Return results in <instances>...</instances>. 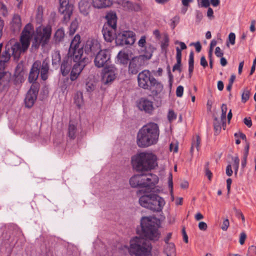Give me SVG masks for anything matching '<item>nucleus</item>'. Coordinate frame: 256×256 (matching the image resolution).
I'll list each match as a JSON object with an SVG mask.
<instances>
[{
  "label": "nucleus",
  "instance_id": "c756f323",
  "mask_svg": "<svg viewBox=\"0 0 256 256\" xmlns=\"http://www.w3.org/2000/svg\"><path fill=\"white\" fill-rule=\"evenodd\" d=\"M200 141V138L199 136L196 135L195 138H194L192 142V146L190 148V152L192 154L194 152L195 148H196V150L198 152L199 150Z\"/></svg>",
  "mask_w": 256,
  "mask_h": 256
},
{
  "label": "nucleus",
  "instance_id": "864d4df0",
  "mask_svg": "<svg viewBox=\"0 0 256 256\" xmlns=\"http://www.w3.org/2000/svg\"><path fill=\"white\" fill-rule=\"evenodd\" d=\"M235 39L236 36L235 34L233 32H230L228 36V40H230V43L233 45L235 43Z\"/></svg>",
  "mask_w": 256,
  "mask_h": 256
},
{
  "label": "nucleus",
  "instance_id": "052dcab7",
  "mask_svg": "<svg viewBox=\"0 0 256 256\" xmlns=\"http://www.w3.org/2000/svg\"><path fill=\"white\" fill-rule=\"evenodd\" d=\"M244 124L248 128H250L252 126V122L250 118H246L244 119Z\"/></svg>",
  "mask_w": 256,
  "mask_h": 256
},
{
  "label": "nucleus",
  "instance_id": "f8f14e48",
  "mask_svg": "<svg viewBox=\"0 0 256 256\" xmlns=\"http://www.w3.org/2000/svg\"><path fill=\"white\" fill-rule=\"evenodd\" d=\"M38 90V84H32L25 98V104L26 107L30 108L32 106L36 99Z\"/></svg>",
  "mask_w": 256,
  "mask_h": 256
},
{
  "label": "nucleus",
  "instance_id": "9d476101",
  "mask_svg": "<svg viewBox=\"0 0 256 256\" xmlns=\"http://www.w3.org/2000/svg\"><path fill=\"white\" fill-rule=\"evenodd\" d=\"M110 52L108 50H99L95 56L94 63L96 66L100 68L104 67L110 60Z\"/></svg>",
  "mask_w": 256,
  "mask_h": 256
},
{
  "label": "nucleus",
  "instance_id": "7ed1b4c3",
  "mask_svg": "<svg viewBox=\"0 0 256 256\" xmlns=\"http://www.w3.org/2000/svg\"><path fill=\"white\" fill-rule=\"evenodd\" d=\"M140 204L154 212H160L166 204L164 200L153 192H144L139 198Z\"/></svg>",
  "mask_w": 256,
  "mask_h": 256
},
{
  "label": "nucleus",
  "instance_id": "bf43d9fd",
  "mask_svg": "<svg viewBox=\"0 0 256 256\" xmlns=\"http://www.w3.org/2000/svg\"><path fill=\"white\" fill-rule=\"evenodd\" d=\"M181 61H176V63L174 65L172 68V71L174 72L176 70L181 71L180 69Z\"/></svg>",
  "mask_w": 256,
  "mask_h": 256
},
{
  "label": "nucleus",
  "instance_id": "37998d69",
  "mask_svg": "<svg viewBox=\"0 0 256 256\" xmlns=\"http://www.w3.org/2000/svg\"><path fill=\"white\" fill-rule=\"evenodd\" d=\"M168 42H169V38L168 36L166 35L164 36V38L163 40V41L162 42L161 44V48L162 50H164L167 48V47L168 46Z\"/></svg>",
  "mask_w": 256,
  "mask_h": 256
},
{
  "label": "nucleus",
  "instance_id": "c85d7f7f",
  "mask_svg": "<svg viewBox=\"0 0 256 256\" xmlns=\"http://www.w3.org/2000/svg\"><path fill=\"white\" fill-rule=\"evenodd\" d=\"M78 48H83L80 45V36L79 34H76L72 40L69 50L77 49Z\"/></svg>",
  "mask_w": 256,
  "mask_h": 256
},
{
  "label": "nucleus",
  "instance_id": "79ce46f5",
  "mask_svg": "<svg viewBox=\"0 0 256 256\" xmlns=\"http://www.w3.org/2000/svg\"><path fill=\"white\" fill-rule=\"evenodd\" d=\"M77 27V22H72L70 27V34H73L76 32Z\"/></svg>",
  "mask_w": 256,
  "mask_h": 256
},
{
  "label": "nucleus",
  "instance_id": "58836bf2",
  "mask_svg": "<svg viewBox=\"0 0 256 256\" xmlns=\"http://www.w3.org/2000/svg\"><path fill=\"white\" fill-rule=\"evenodd\" d=\"M232 160L234 161L233 167L234 170V174H236L239 168L240 159L236 155V156L232 157Z\"/></svg>",
  "mask_w": 256,
  "mask_h": 256
},
{
  "label": "nucleus",
  "instance_id": "473e14b6",
  "mask_svg": "<svg viewBox=\"0 0 256 256\" xmlns=\"http://www.w3.org/2000/svg\"><path fill=\"white\" fill-rule=\"evenodd\" d=\"M142 184L138 174L134 176L130 180V184L132 187H141Z\"/></svg>",
  "mask_w": 256,
  "mask_h": 256
},
{
  "label": "nucleus",
  "instance_id": "a878e982",
  "mask_svg": "<svg viewBox=\"0 0 256 256\" xmlns=\"http://www.w3.org/2000/svg\"><path fill=\"white\" fill-rule=\"evenodd\" d=\"M107 23L104 25H108L110 27L116 28V14L109 13L106 16Z\"/></svg>",
  "mask_w": 256,
  "mask_h": 256
},
{
  "label": "nucleus",
  "instance_id": "c9c22d12",
  "mask_svg": "<svg viewBox=\"0 0 256 256\" xmlns=\"http://www.w3.org/2000/svg\"><path fill=\"white\" fill-rule=\"evenodd\" d=\"M221 121L218 120L217 118H215L214 121V130L215 134L218 135L220 134L221 130Z\"/></svg>",
  "mask_w": 256,
  "mask_h": 256
},
{
  "label": "nucleus",
  "instance_id": "bb28decb",
  "mask_svg": "<svg viewBox=\"0 0 256 256\" xmlns=\"http://www.w3.org/2000/svg\"><path fill=\"white\" fill-rule=\"evenodd\" d=\"M116 78V74L112 70H106L104 74L103 80L104 83L107 84L114 80Z\"/></svg>",
  "mask_w": 256,
  "mask_h": 256
},
{
  "label": "nucleus",
  "instance_id": "69168bd1",
  "mask_svg": "<svg viewBox=\"0 0 256 256\" xmlns=\"http://www.w3.org/2000/svg\"><path fill=\"white\" fill-rule=\"evenodd\" d=\"M200 64L204 68H206L208 66V62L204 56L201 57Z\"/></svg>",
  "mask_w": 256,
  "mask_h": 256
},
{
  "label": "nucleus",
  "instance_id": "13d9d810",
  "mask_svg": "<svg viewBox=\"0 0 256 256\" xmlns=\"http://www.w3.org/2000/svg\"><path fill=\"white\" fill-rule=\"evenodd\" d=\"M198 228L202 230H206L208 228V226L206 222H200L198 224Z\"/></svg>",
  "mask_w": 256,
  "mask_h": 256
},
{
  "label": "nucleus",
  "instance_id": "de8ad7c7",
  "mask_svg": "<svg viewBox=\"0 0 256 256\" xmlns=\"http://www.w3.org/2000/svg\"><path fill=\"white\" fill-rule=\"evenodd\" d=\"M229 225V220L228 218H226L223 221L221 228L223 230L226 231L228 230Z\"/></svg>",
  "mask_w": 256,
  "mask_h": 256
},
{
  "label": "nucleus",
  "instance_id": "ea45409f",
  "mask_svg": "<svg viewBox=\"0 0 256 256\" xmlns=\"http://www.w3.org/2000/svg\"><path fill=\"white\" fill-rule=\"evenodd\" d=\"M180 16H176L171 19L170 26L174 30L180 22Z\"/></svg>",
  "mask_w": 256,
  "mask_h": 256
},
{
  "label": "nucleus",
  "instance_id": "338daca9",
  "mask_svg": "<svg viewBox=\"0 0 256 256\" xmlns=\"http://www.w3.org/2000/svg\"><path fill=\"white\" fill-rule=\"evenodd\" d=\"M38 14L36 15V18L38 20L40 21L42 18V8L40 6H38Z\"/></svg>",
  "mask_w": 256,
  "mask_h": 256
},
{
  "label": "nucleus",
  "instance_id": "ddd939ff",
  "mask_svg": "<svg viewBox=\"0 0 256 256\" xmlns=\"http://www.w3.org/2000/svg\"><path fill=\"white\" fill-rule=\"evenodd\" d=\"M73 6L69 4V0H60L59 12L64 15V20H68L72 13Z\"/></svg>",
  "mask_w": 256,
  "mask_h": 256
},
{
  "label": "nucleus",
  "instance_id": "4be33fe9",
  "mask_svg": "<svg viewBox=\"0 0 256 256\" xmlns=\"http://www.w3.org/2000/svg\"><path fill=\"white\" fill-rule=\"evenodd\" d=\"M112 4V0H92L94 7L98 8H106L110 6Z\"/></svg>",
  "mask_w": 256,
  "mask_h": 256
},
{
  "label": "nucleus",
  "instance_id": "aec40b11",
  "mask_svg": "<svg viewBox=\"0 0 256 256\" xmlns=\"http://www.w3.org/2000/svg\"><path fill=\"white\" fill-rule=\"evenodd\" d=\"M122 6L127 10L132 12H140L142 10L141 6L136 3H134L130 1H123L122 2Z\"/></svg>",
  "mask_w": 256,
  "mask_h": 256
},
{
  "label": "nucleus",
  "instance_id": "cd10ccee",
  "mask_svg": "<svg viewBox=\"0 0 256 256\" xmlns=\"http://www.w3.org/2000/svg\"><path fill=\"white\" fill-rule=\"evenodd\" d=\"M164 252L166 256H176L175 246L172 242L166 244Z\"/></svg>",
  "mask_w": 256,
  "mask_h": 256
},
{
  "label": "nucleus",
  "instance_id": "09e8293b",
  "mask_svg": "<svg viewBox=\"0 0 256 256\" xmlns=\"http://www.w3.org/2000/svg\"><path fill=\"white\" fill-rule=\"evenodd\" d=\"M168 120L171 122L176 119V116L173 110H170L168 114Z\"/></svg>",
  "mask_w": 256,
  "mask_h": 256
},
{
  "label": "nucleus",
  "instance_id": "5fc2aeb1",
  "mask_svg": "<svg viewBox=\"0 0 256 256\" xmlns=\"http://www.w3.org/2000/svg\"><path fill=\"white\" fill-rule=\"evenodd\" d=\"M220 121L222 123L224 129H225V128L226 127V114L222 113Z\"/></svg>",
  "mask_w": 256,
  "mask_h": 256
},
{
  "label": "nucleus",
  "instance_id": "f3484780",
  "mask_svg": "<svg viewBox=\"0 0 256 256\" xmlns=\"http://www.w3.org/2000/svg\"><path fill=\"white\" fill-rule=\"evenodd\" d=\"M40 61H36L33 64L28 76L30 82L32 83V84H36L35 82L37 80L40 74Z\"/></svg>",
  "mask_w": 256,
  "mask_h": 256
},
{
  "label": "nucleus",
  "instance_id": "9b49d317",
  "mask_svg": "<svg viewBox=\"0 0 256 256\" xmlns=\"http://www.w3.org/2000/svg\"><path fill=\"white\" fill-rule=\"evenodd\" d=\"M138 176L140 183H142L141 187L154 186L158 182V178L156 174L150 173L148 174H138Z\"/></svg>",
  "mask_w": 256,
  "mask_h": 256
},
{
  "label": "nucleus",
  "instance_id": "5701e85b",
  "mask_svg": "<svg viewBox=\"0 0 256 256\" xmlns=\"http://www.w3.org/2000/svg\"><path fill=\"white\" fill-rule=\"evenodd\" d=\"M80 12L86 16L89 14L90 4L86 0H81L78 4Z\"/></svg>",
  "mask_w": 256,
  "mask_h": 256
},
{
  "label": "nucleus",
  "instance_id": "1a4fd4ad",
  "mask_svg": "<svg viewBox=\"0 0 256 256\" xmlns=\"http://www.w3.org/2000/svg\"><path fill=\"white\" fill-rule=\"evenodd\" d=\"M136 35L132 31H124L116 36V42L118 45L132 44H134Z\"/></svg>",
  "mask_w": 256,
  "mask_h": 256
},
{
  "label": "nucleus",
  "instance_id": "6ab92c4d",
  "mask_svg": "<svg viewBox=\"0 0 256 256\" xmlns=\"http://www.w3.org/2000/svg\"><path fill=\"white\" fill-rule=\"evenodd\" d=\"M85 66L86 64L82 62L76 63L74 65L70 76L71 80L74 81L78 78Z\"/></svg>",
  "mask_w": 256,
  "mask_h": 256
},
{
  "label": "nucleus",
  "instance_id": "8fccbe9b",
  "mask_svg": "<svg viewBox=\"0 0 256 256\" xmlns=\"http://www.w3.org/2000/svg\"><path fill=\"white\" fill-rule=\"evenodd\" d=\"M146 43V37L144 36H142L138 42V45L139 46L144 48Z\"/></svg>",
  "mask_w": 256,
  "mask_h": 256
},
{
  "label": "nucleus",
  "instance_id": "412c9836",
  "mask_svg": "<svg viewBox=\"0 0 256 256\" xmlns=\"http://www.w3.org/2000/svg\"><path fill=\"white\" fill-rule=\"evenodd\" d=\"M22 27L20 16L18 14H14L10 22V29L14 32H18Z\"/></svg>",
  "mask_w": 256,
  "mask_h": 256
},
{
  "label": "nucleus",
  "instance_id": "a18cd8bd",
  "mask_svg": "<svg viewBox=\"0 0 256 256\" xmlns=\"http://www.w3.org/2000/svg\"><path fill=\"white\" fill-rule=\"evenodd\" d=\"M184 88L182 86H179L177 87L176 90V95L178 97H182L183 95Z\"/></svg>",
  "mask_w": 256,
  "mask_h": 256
},
{
  "label": "nucleus",
  "instance_id": "423d86ee",
  "mask_svg": "<svg viewBox=\"0 0 256 256\" xmlns=\"http://www.w3.org/2000/svg\"><path fill=\"white\" fill-rule=\"evenodd\" d=\"M151 244L149 240L144 238L136 237L130 241L129 252L134 256H152Z\"/></svg>",
  "mask_w": 256,
  "mask_h": 256
},
{
  "label": "nucleus",
  "instance_id": "4468645a",
  "mask_svg": "<svg viewBox=\"0 0 256 256\" xmlns=\"http://www.w3.org/2000/svg\"><path fill=\"white\" fill-rule=\"evenodd\" d=\"M68 55L76 63H84L86 64L88 59L84 54L83 48L69 50Z\"/></svg>",
  "mask_w": 256,
  "mask_h": 256
},
{
  "label": "nucleus",
  "instance_id": "680f3d73",
  "mask_svg": "<svg viewBox=\"0 0 256 256\" xmlns=\"http://www.w3.org/2000/svg\"><path fill=\"white\" fill-rule=\"evenodd\" d=\"M0 10L2 12L4 16H6L8 14V10L6 6L3 4H1Z\"/></svg>",
  "mask_w": 256,
  "mask_h": 256
},
{
  "label": "nucleus",
  "instance_id": "f257e3e1",
  "mask_svg": "<svg viewBox=\"0 0 256 256\" xmlns=\"http://www.w3.org/2000/svg\"><path fill=\"white\" fill-rule=\"evenodd\" d=\"M159 135L158 125L154 122H149L138 130L136 144L140 148H148L157 143Z\"/></svg>",
  "mask_w": 256,
  "mask_h": 256
},
{
  "label": "nucleus",
  "instance_id": "3c124183",
  "mask_svg": "<svg viewBox=\"0 0 256 256\" xmlns=\"http://www.w3.org/2000/svg\"><path fill=\"white\" fill-rule=\"evenodd\" d=\"M215 54L217 57L220 58L224 55L223 52L221 50L220 48L218 46L216 47L214 52Z\"/></svg>",
  "mask_w": 256,
  "mask_h": 256
},
{
  "label": "nucleus",
  "instance_id": "49530a36",
  "mask_svg": "<svg viewBox=\"0 0 256 256\" xmlns=\"http://www.w3.org/2000/svg\"><path fill=\"white\" fill-rule=\"evenodd\" d=\"M208 163L206 164V166H205V174L206 176L208 177L209 180H211L212 174L210 172V170H209V168L208 167Z\"/></svg>",
  "mask_w": 256,
  "mask_h": 256
},
{
  "label": "nucleus",
  "instance_id": "e433bc0d",
  "mask_svg": "<svg viewBox=\"0 0 256 256\" xmlns=\"http://www.w3.org/2000/svg\"><path fill=\"white\" fill-rule=\"evenodd\" d=\"M64 36V29L59 28L58 29L54 34V38H56V40L58 42L62 41Z\"/></svg>",
  "mask_w": 256,
  "mask_h": 256
},
{
  "label": "nucleus",
  "instance_id": "e2e57ef3",
  "mask_svg": "<svg viewBox=\"0 0 256 256\" xmlns=\"http://www.w3.org/2000/svg\"><path fill=\"white\" fill-rule=\"evenodd\" d=\"M210 5V2L209 0H202L200 6L202 7L208 8Z\"/></svg>",
  "mask_w": 256,
  "mask_h": 256
},
{
  "label": "nucleus",
  "instance_id": "774afa93",
  "mask_svg": "<svg viewBox=\"0 0 256 256\" xmlns=\"http://www.w3.org/2000/svg\"><path fill=\"white\" fill-rule=\"evenodd\" d=\"M203 18L202 12H198L196 16V22L199 23Z\"/></svg>",
  "mask_w": 256,
  "mask_h": 256
},
{
  "label": "nucleus",
  "instance_id": "6e6d98bb",
  "mask_svg": "<svg viewBox=\"0 0 256 256\" xmlns=\"http://www.w3.org/2000/svg\"><path fill=\"white\" fill-rule=\"evenodd\" d=\"M190 45H194V46L196 50L198 52H200L202 50V46L200 42H197L196 43H192Z\"/></svg>",
  "mask_w": 256,
  "mask_h": 256
},
{
  "label": "nucleus",
  "instance_id": "20e7f679",
  "mask_svg": "<svg viewBox=\"0 0 256 256\" xmlns=\"http://www.w3.org/2000/svg\"><path fill=\"white\" fill-rule=\"evenodd\" d=\"M138 84L140 87L158 94L163 89L162 84L152 76L148 70L140 72L138 76Z\"/></svg>",
  "mask_w": 256,
  "mask_h": 256
},
{
  "label": "nucleus",
  "instance_id": "4c0bfd02",
  "mask_svg": "<svg viewBox=\"0 0 256 256\" xmlns=\"http://www.w3.org/2000/svg\"><path fill=\"white\" fill-rule=\"evenodd\" d=\"M250 90L248 88H246L244 90L242 94V102L244 103H245L246 101H248L250 98Z\"/></svg>",
  "mask_w": 256,
  "mask_h": 256
},
{
  "label": "nucleus",
  "instance_id": "2f4dec72",
  "mask_svg": "<svg viewBox=\"0 0 256 256\" xmlns=\"http://www.w3.org/2000/svg\"><path fill=\"white\" fill-rule=\"evenodd\" d=\"M194 68V54L192 51L190 52L188 60V72L189 77H192V73Z\"/></svg>",
  "mask_w": 256,
  "mask_h": 256
},
{
  "label": "nucleus",
  "instance_id": "b1692460",
  "mask_svg": "<svg viewBox=\"0 0 256 256\" xmlns=\"http://www.w3.org/2000/svg\"><path fill=\"white\" fill-rule=\"evenodd\" d=\"M71 67V64L69 62L68 58H66L64 59L60 67V70L63 76H66L69 73Z\"/></svg>",
  "mask_w": 256,
  "mask_h": 256
},
{
  "label": "nucleus",
  "instance_id": "72a5a7b5",
  "mask_svg": "<svg viewBox=\"0 0 256 256\" xmlns=\"http://www.w3.org/2000/svg\"><path fill=\"white\" fill-rule=\"evenodd\" d=\"M76 127L72 124H70L68 128V136L70 139H74L76 137Z\"/></svg>",
  "mask_w": 256,
  "mask_h": 256
},
{
  "label": "nucleus",
  "instance_id": "c03bdc74",
  "mask_svg": "<svg viewBox=\"0 0 256 256\" xmlns=\"http://www.w3.org/2000/svg\"><path fill=\"white\" fill-rule=\"evenodd\" d=\"M86 90L88 92L93 91L95 88V85L90 82H88L86 86Z\"/></svg>",
  "mask_w": 256,
  "mask_h": 256
},
{
  "label": "nucleus",
  "instance_id": "393cba45",
  "mask_svg": "<svg viewBox=\"0 0 256 256\" xmlns=\"http://www.w3.org/2000/svg\"><path fill=\"white\" fill-rule=\"evenodd\" d=\"M49 70L48 60L45 59L43 62L40 70V76L44 80L48 78V74Z\"/></svg>",
  "mask_w": 256,
  "mask_h": 256
},
{
  "label": "nucleus",
  "instance_id": "a19ab883",
  "mask_svg": "<svg viewBox=\"0 0 256 256\" xmlns=\"http://www.w3.org/2000/svg\"><path fill=\"white\" fill-rule=\"evenodd\" d=\"M60 60V54H56L54 56H52V64L53 65L58 66L59 64Z\"/></svg>",
  "mask_w": 256,
  "mask_h": 256
},
{
  "label": "nucleus",
  "instance_id": "39448f33",
  "mask_svg": "<svg viewBox=\"0 0 256 256\" xmlns=\"http://www.w3.org/2000/svg\"><path fill=\"white\" fill-rule=\"evenodd\" d=\"M141 226L144 236L149 240L158 241L160 236L157 224L154 217H144L141 220Z\"/></svg>",
  "mask_w": 256,
  "mask_h": 256
},
{
  "label": "nucleus",
  "instance_id": "a211bd4d",
  "mask_svg": "<svg viewBox=\"0 0 256 256\" xmlns=\"http://www.w3.org/2000/svg\"><path fill=\"white\" fill-rule=\"evenodd\" d=\"M138 107L140 110H144L148 114H152L154 110L152 102L144 98L140 100L138 104Z\"/></svg>",
  "mask_w": 256,
  "mask_h": 256
},
{
  "label": "nucleus",
  "instance_id": "4d7b16f0",
  "mask_svg": "<svg viewBox=\"0 0 256 256\" xmlns=\"http://www.w3.org/2000/svg\"><path fill=\"white\" fill-rule=\"evenodd\" d=\"M246 238V235L244 232H242L240 234V240H239V242L240 244L242 245L244 243Z\"/></svg>",
  "mask_w": 256,
  "mask_h": 256
},
{
  "label": "nucleus",
  "instance_id": "2eb2a0df",
  "mask_svg": "<svg viewBox=\"0 0 256 256\" xmlns=\"http://www.w3.org/2000/svg\"><path fill=\"white\" fill-rule=\"evenodd\" d=\"M100 48V43L97 40L94 39L88 40L84 46L85 53L89 54L90 53L94 54L98 52Z\"/></svg>",
  "mask_w": 256,
  "mask_h": 256
},
{
  "label": "nucleus",
  "instance_id": "f03ea898",
  "mask_svg": "<svg viewBox=\"0 0 256 256\" xmlns=\"http://www.w3.org/2000/svg\"><path fill=\"white\" fill-rule=\"evenodd\" d=\"M134 168L138 172L150 170L157 166L156 156L150 152H141L132 158Z\"/></svg>",
  "mask_w": 256,
  "mask_h": 256
},
{
  "label": "nucleus",
  "instance_id": "0eeeda50",
  "mask_svg": "<svg viewBox=\"0 0 256 256\" xmlns=\"http://www.w3.org/2000/svg\"><path fill=\"white\" fill-rule=\"evenodd\" d=\"M52 34V28L48 26L36 28L32 46L38 49L40 45L44 46L50 40Z\"/></svg>",
  "mask_w": 256,
  "mask_h": 256
},
{
  "label": "nucleus",
  "instance_id": "603ef678",
  "mask_svg": "<svg viewBox=\"0 0 256 256\" xmlns=\"http://www.w3.org/2000/svg\"><path fill=\"white\" fill-rule=\"evenodd\" d=\"M176 61H181L182 60V51L181 50L178 48H176Z\"/></svg>",
  "mask_w": 256,
  "mask_h": 256
},
{
  "label": "nucleus",
  "instance_id": "6e6552de",
  "mask_svg": "<svg viewBox=\"0 0 256 256\" xmlns=\"http://www.w3.org/2000/svg\"><path fill=\"white\" fill-rule=\"evenodd\" d=\"M152 54L150 56L142 54L132 58L129 64V73L134 74H136L145 65L147 60L150 58Z\"/></svg>",
  "mask_w": 256,
  "mask_h": 256
},
{
  "label": "nucleus",
  "instance_id": "0e129e2a",
  "mask_svg": "<svg viewBox=\"0 0 256 256\" xmlns=\"http://www.w3.org/2000/svg\"><path fill=\"white\" fill-rule=\"evenodd\" d=\"M226 174L227 176H230L232 174V169L231 164H228L226 168Z\"/></svg>",
  "mask_w": 256,
  "mask_h": 256
},
{
  "label": "nucleus",
  "instance_id": "7c9ffc66",
  "mask_svg": "<svg viewBox=\"0 0 256 256\" xmlns=\"http://www.w3.org/2000/svg\"><path fill=\"white\" fill-rule=\"evenodd\" d=\"M118 60L124 64H126L128 60V54L124 51H120L118 54Z\"/></svg>",
  "mask_w": 256,
  "mask_h": 256
},
{
  "label": "nucleus",
  "instance_id": "dca6fc26",
  "mask_svg": "<svg viewBox=\"0 0 256 256\" xmlns=\"http://www.w3.org/2000/svg\"><path fill=\"white\" fill-rule=\"evenodd\" d=\"M116 29L110 27L108 25H104L102 30V33L104 40L108 42H112L116 40Z\"/></svg>",
  "mask_w": 256,
  "mask_h": 256
},
{
  "label": "nucleus",
  "instance_id": "f704fd0d",
  "mask_svg": "<svg viewBox=\"0 0 256 256\" xmlns=\"http://www.w3.org/2000/svg\"><path fill=\"white\" fill-rule=\"evenodd\" d=\"M74 101L76 104L80 108L83 104V96L82 92H78L76 93L74 97Z\"/></svg>",
  "mask_w": 256,
  "mask_h": 256
}]
</instances>
